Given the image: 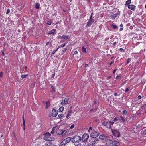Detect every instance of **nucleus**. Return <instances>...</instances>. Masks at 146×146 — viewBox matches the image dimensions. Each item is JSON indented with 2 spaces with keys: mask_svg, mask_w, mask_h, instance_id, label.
<instances>
[{
  "mask_svg": "<svg viewBox=\"0 0 146 146\" xmlns=\"http://www.w3.org/2000/svg\"><path fill=\"white\" fill-rule=\"evenodd\" d=\"M3 74L2 72H0V76L1 77H3Z\"/></svg>",
  "mask_w": 146,
  "mask_h": 146,
  "instance_id": "79ce46f5",
  "label": "nucleus"
},
{
  "mask_svg": "<svg viewBox=\"0 0 146 146\" xmlns=\"http://www.w3.org/2000/svg\"><path fill=\"white\" fill-rule=\"evenodd\" d=\"M67 49V48H65L62 51L63 53H65Z\"/></svg>",
  "mask_w": 146,
  "mask_h": 146,
  "instance_id": "e433bc0d",
  "label": "nucleus"
},
{
  "mask_svg": "<svg viewBox=\"0 0 146 146\" xmlns=\"http://www.w3.org/2000/svg\"><path fill=\"white\" fill-rule=\"evenodd\" d=\"M4 54H4V52H3V55H4Z\"/></svg>",
  "mask_w": 146,
  "mask_h": 146,
  "instance_id": "e2e57ef3",
  "label": "nucleus"
},
{
  "mask_svg": "<svg viewBox=\"0 0 146 146\" xmlns=\"http://www.w3.org/2000/svg\"><path fill=\"white\" fill-rule=\"evenodd\" d=\"M116 71V70H114L113 72V73L114 74L115 73V72Z\"/></svg>",
  "mask_w": 146,
  "mask_h": 146,
  "instance_id": "603ef678",
  "label": "nucleus"
},
{
  "mask_svg": "<svg viewBox=\"0 0 146 146\" xmlns=\"http://www.w3.org/2000/svg\"><path fill=\"white\" fill-rule=\"evenodd\" d=\"M88 66V64H85V66L86 67H87Z\"/></svg>",
  "mask_w": 146,
  "mask_h": 146,
  "instance_id": "13d9d810",
  "label": "nucleus"
},
{
  "mask_svg": "<svg viewBox=\"0 0 146 146\" xmlns=\"http://www.w3.org/2000/svg\"><path fill=\"white\" fill-rule=\"evenodd\" d=\"M67 131L66 130L62 129L59 128L56 131V133L57 134L61 135L62 136H64L66 134Z\"/></svg>",
  "mask_w": 146,
  "mask_h": 146,
  "instance_id": "7ed1b4c3",
  "label": "nucleus"
},
{
  "mask_svg": "<svg viewBox=\"0 0 146 146\" xmlns=\"http://www.w3.org/2000/svg\"><path fill=\"white\" fill-rule=\"evenodd\" d=\"M108 123V121H104L102 123V125L105 126H107Z\"/></svg>",
  "mask_w": 146,
  "mask_h": 146,
  "instance_id": "4be33fe9",
  "label": "nucleus"
},
{
  "mask_svg": "<svg viewBox=\"0 0 146 146\" xmlns=\"http://www.w3.org/2000/svg\"><path fill=\"white\" fill-rule=\"evenodd\" d=\"M64 108L63 106H61L59 109V111L62 112L64 110Z\"/></svg>",
  "mask_w": 146,
  "mask_h": 146,
  "instance_id": "b1692460",
  "label": "nucleus"
},
{
  "mask_svg": "<svg viewBox=\"0 0 146 146\" xmlns=\"http://www.w3.org/2000/svg\"><path fill=\"white\" fill-rule=\"evenodd\" d=\"M141 98V95H139L138 96V98L139 99H140Z\"/></svg>",
  "mask_w": 146,
  "mask_h": 146,
  "instance_id": "c03bdc74",
  "label": "nucleus"
},
{
  "mask_svg": "<svg viewBox=\"0 0 146 146\" xmlns=\"http://www.w3.org/2000/svg\"><path fill=\"white\" fill-rule=\"evenodd\" d=\"M120 118L121 120L123 122H125V119L122 116H120Z\"/></svg>",
  "mask_w": 146,
  "mask_h": 146,
  "instance_id": "7c9ffc66",
  "label": "nucleus"
},
{
  "mask_svg": "<svg viewBox=\"0 0 146 146\" xmlns=\"http://www.w3.org/2000/svg\"><path fill=\"white\" fill-rule=\"evenodd\" d=\"M114 62V61H113V62H111L110 63V65H111Z\"/></svg>",
  "mask_w": 146,
  "mask_h": 146,
  "instance_id": "3c124183",
  "label": "nucleus"
},
{
  "mask_svg": "<svg viewBox=\"0 0 146 146\" xmlns=\"http://www.w3.org/2000/svg\"><path fill=\"white\" fill-rule=\"evenodd\" d=\"M117 93H115L114 94V95L115 96H117Z\"/></svg>",
  "mask_w": 146,
  "mask_h": 146,
  "instance_id": "bf43d9fd",
  "label": "nucleus"
},
{
  "mask_svg": "<svg viewBox=\"0 0 146 146\" xmlns=\"http://www.w3.org/2000/svg\"><path fill=\"white\" fill-rule=\"evenodd\" d=\"M50 42H47L46 43V45H49L50 44Z\"/></svg>",
  "mask_w": 146,
  "mask_h": 146,
  "instance_id": "de8ad7c7",
  "label": "nucleus"
},
{
  "mask_svg": "<svg viewBox=\"0 0 146 146\" xmlns=\"http://www.w3.org/2000/svg\"><path fill=\"white\" fill-rule=\"evenodd\" d=\"M116 44V42H114L113 43V45H115Z\"/></svg>",
  "mask_w": 146,
  "mask_h": 146,
  "instance_id": "4d7b16f0",
  "label": "nucleus"
},
{
  "mask_svg": "<svg viewBox=\"0 0 146 146\" xmlns=\"http://www.w3.org/2000/svg\"><path fill=\"white\" fill-rule=\"evenodd\" d=\"M131 2V0H128L126 2L125 5L128 6V5H130Z\"/></svg>",
  "mask_w": 146,
  "mask_h": 146,
  "instance_id": "5701e85b",
  "label": "nucleus"
},
{
  "mask_svg": "<svg viewBox=\"0 0 146 146\" xmlns=\"http://www.w3.org/2000/svg\"><path fill=\"white\" fill-rule=\"evenodd\" d=\"M94 22V20L92 18V15L90 16V19L89 20L87 23V26L88 27L90 26Z\"/></svg>",
  "mask_w": 146,
  "mask_h": 146,
  "instance_id": "6e6552de",
  "label": "nucleus"
},
{
  "mask_svg": "<svg viewBox=\"0 0 146 146\" xmlns=\"http://www.w3.org/2000/svg\"><path fill=\"white\" fill-rule=\"evenodd\" d=\"M24 117H23V125H24V126H25V121H24Z\"/></svg>",
  "mask_w": 146,
  "mask_h": 146,
  "instance_id": "ea45409f",
  "label": "nucleus"
},
{
  "mask_svg": "<svg viewBox=\"0 0 146 146\" xmlns=\"http://www.w3.org/2000/svg\"><path fill=\"white\" fill-rule=\"evenodd\" d=\"M143 133L144 134H146V130H144V131H143Z\"/></svg>",
  "mask_w": 146,
  "mask_h": 146,
  "instance_id": "8fccbe9b",
  "label": "nucleus"
},
{
  "mask_svg": "<svg viewBox=\"0 0 146 146\" xmlns=\"http://www.w3.org/2000/svg\"><path fill=\"white\" fill-rule=\"evenodd\" d=\"M72 139L71 137H68L63 140L61 143V144L62 145H65L69 142Z\"/></svg>",
  "mask_w": 146,
  "mask_h": 146,
  "instance_id": "20e7f679",
  "label": "nucleus"
},
{
  "mask_svg": "<svg viewBox=\"0 0 146 146\" xmlns=\"http://www.w3.org/2000/svg\"><path fill=\"white\" fill-rule=\"evenodd\" d=\"M89 129H90V130H92V128L91 127H90L89 128Z\"/></svg>",
  "mask_w": 146,
  "mask_h": 146,
  "instance_id": "052dcab7",
  "label": "nucleus"
},
{
  "mask_svg": "<svg viewBox=\"0 0 146 146\" xmlns=\"http://www.w3.org/2000/svg\"><path fill=\"white\" fill-rule=\"evenodd\" d=\"M58 49L59 48H58V47L55 50L53 51L52 52V54H55L56 52L58 50Z\"/></svg>",
  "mask_w": 146,
  "mask_h": 146,
  "instance_id": "c756f323",
  "label": "nucleus"
},
{
  "mask_svg": "<svg viewBox=\"0 0 146 146\" xmlns=\"http://www.w3.org/2000/svg\"><path fill=\"white\" fill-rule=\"evenodd\" d=\"M114 123L113 122L111 121H108V123L109 124H110V125L109 126L107 125V128H111L112 127L111 126V125H113L114 124Z\"/></svg>",
  "mask_w": 146,
  "mask_h": 146,
  "instance_id": "a211bd4d",
  "label": "nucleus"
},
{
  "mask_svg": "<svg viewBox=\"0 0 146 146\" xmlns=\"http://www.w3.org/2000/svg\"><path fill=\"white\" fill-rule=\"evenodd\" d=\"M56 30L55 29H53L52 30L50 31L48 33L49 34H54L56 33Z\"/></svg>",
  "mask_w": 146,
  "mask_h": 146,
  "instance_id": "dca6fc26",
  "label": "nucleus"
},
{
  "mask_svg": "<svg viewBox=\"0 0 146 146\" xmlns=\"http://www.w3.org/2000/svg\"><path fill=\"white\" fill-rule=\"evenodd\" d=\"M145 113H146V111L145 112Z\"/></svg>",
  "mask_w": 146,
  "mask_h": 146,
  "instance_id": "0e129e2a",
  "label": "nucleus"
},
{
  "mask_svg": "<svg viewBox=\"0 0 146 146\" xmlns=\"http://www.w3.org/2000/svg\"><path fill=\"white\" fill-rule=\"evenodd\" d=\"M120 26L121 27H123V24H121V25H120Z\"/></svg>",
  "mask_w": 146,
  "mask_h": 146,
  "instance_id": "5fc2aeb1",
  "label": "nucleus"
},
{
  "mask_svg": "<svg viewBox=\"0 0 146 146\" xmlns=\"http://www.w3.org/2000/svg\"><path fill=\"white\" fill-rule=\"evenodd\" d=\"M40 5L38 3H37L35 5V8L36 9H38L39 8Z\"/></svg>",
  "mask_w": 146,
  "mask_h": 146,
  "instance_id": "c85d7f7f",
  "label": "nucleus"
},
{
  "mask_svg": "<svg viewBox=\"0 0 146 146\" xmlns=\"http://www.w3.org/2000/svg\"><path fill=\"white\" fill-rule=\"evenodd\" d=\"M82 51L83 52L85 53L86 52V50L85 48L83 46L82 48Z\"/></svg>",
  "mask_w": 146,
  "mask_h": 146,
  "instance_id": "a878e982",
  "label": "nucleus"
},
{
  "mask_svg": "<svg viewBox=\"0 0 146 146\" xmlns=\"http://www.w3.org/2000/svg\"><path fill=\"white\" fill-rule=\"evenodd\" d=\"M51 135L48 132L44 134V139L47 141H53L55 140V138L54 137H50Z\"/></svg>",
  "mask_w": 146,
  "mask_h": 146,
  "instance_id": "f257e3e1",
  "label": "nucleus"
},
{
  "mask_svg": "<svg viewBox=\"0 0 146 146\" xmlns=\"http://www.w3.org/2000/svg\"><path fill=\"white\" fill-rule=\"evenodd\" d=\"M120 78V77L119 76H117L116 77V79H118V78Z\"/></svg>",
  "mask_w": 146,
  "mask_h": 146,
  "instance_id": "09e8293b",
  "label": "nucleus"
},
{
  "mask_svg": "<svg viewBox=\"0 0 146 146\" xmlns=\"http://www.w3.org/2000/svg\"><path fill=\"white\" fill-rule=\"evenodd\" d=\"M112 132L114 135L117 137H119L120 136V133L118 130H112Z\"/></svg>",
  "mask_w": 146,
  "mask_h": 146,
  "instance_id": "39448f33",
  "label": "nucleus"
},
{
  "mask_svg": "<svg viewBox=\"0 0 146 146\" xmlns=\"http://www.w3.org/2000/svg\"><path fill=\"white\" fill-rule=\"evenodd\" d=\"M129 90V89H128V88H127L125 90V92H127Z\"/></svg>",
  "mask_w": 146,
  "mask_h": 146,
  "instance_id": "49530a36",
  "label": "nucleus"
},
{
  "mask_svg": "<svg viewBox=\"0 0 146 146\" xmlns=\"http://www.w3.org/2000/svg\"><path fill=\"white\" fill-rule=\"evenodd\" d=\"M58 114V112L55 109L53 108L52 110V115L54 117L57 116Z\"/></svg>",
  "mask_w": 146,
  "mask_h": 146,
  "instance_id": "1a4fd4ad",
  "label": "nucleus"
},
{
  "mask_svg": "<svg viewBox=\"0 0 146 146\" xmlns=\"http://www.w3.org/2000/svg\"><path fill=\"white\" fill-rule=\"evenodd\" d=\"M45 103L46 105L45 107L46 109H47L50 106V102L49 101H48L46 102Z\"/></svg>",
  "mask_w": 146,
  "mask_h": 146,
  "instance_id": "2eb2a0df",
  "label": "nucleus"
},
{
  "mask_svg": "<svg viewBox=\"0 0 146 146\" xmlns=\"http://www.w3.org/2000/svg\"><path fill=\"white\" fill-rule=\"evenodd\" d=\"M128 8L130 9L133 11H134L136 8V6L133 5H128L127 6Z\"/></svg>",
  "mask_w": 146,
  "mask_h": 146,
  "instance_id": "9b49d317",
  "label": "nucleus"
},
{
  "mask_svg": "<svg viewBox=\"0 0 146 146\" xmlns=\"http://www.w3.org/2000/svg\"><path fill=\"white\" fill-rule=\"evenodd\" d=\"M114 146H119V144L116 141H114Z\"/></svg>",
  "mask_w": 146,
  "mask_h": 146,
  "instance_id": "412c9836",
  "label": "nucleus"
},
{
  "mask_svg": "<svg viewBox=\"0 0 146 146\" xmlns=\"http://www.w3.org/2000/svg\"><path fill=\"white\" fill-rule=\"evenodd\" d=\"M118 120V118L117 117H115L114 119H113V121L115 122H116Z\"/></svg>",
  "mask_w": 146,
  "mask_h": 146,
  "instance_id": "c9c22d12",
  "label": "nucleus"
},
{
  "mask_svg": "<svg viewBox=\"0 0 146 146\" xmlns=\"http://www.w3.org/2000/svg\"><path fill=\"white\" fill-rule=\"evenodd\" d=\"M65 45H66V44L65 43H64L62 45H61L59 46L58 47V48H60V47H64L65 46Z\"/></svg>",
  "mask_w": 146,
  "mask_h": 146,
  "instance_id": "bb28decb",
  "label": "nucleus"
},
{
  "mask_svg": "<svg viewBox=\"0 0 146 146\" xmlns=\"http://www.w3.org/2000/svg\"><path fill=\"white\" fill-rule=\"evenodd\" d=\"M68 38V36L67 35H63L61 36H58L57 37L58 39H67Z\"/></svg>",
  "mask_w": 146,
  "mask_h": 146,
  "instance_id": "ddd939ff",
  "label": "nucleus"
},
{
  "mask_svg": "<svg viewBox=\"0 0 146 146\" xmlns=\"http://www.w3.org/2000/svg\"><path fill=\"white\" fill-rule=\"evenodd\" d=\"M131 60V59H130V58H129L127 60V64H128V63H129V62H130Z\"/></svg>",
  "mask_w": 146,
  "mask_h": 146,
  "instance_id": "a19ab883",
  "label": "nucleus"
},
{
  "mask_svg": "<svg viewBox=\"0 0 146 146\" xmlns=\"http://www.w3.org/2000/svg\"><path fill=\"white\" fill-rule=\"evenodd\" d=\"M120 14V11H118L115 13L113 14L112 16V17L114 18L116 17H119Z\"/></svg>",
  "mask_w": 146,
  "mask_h": 146,
  "instance_id": "4468645a",
  "label": "nucleus"
},
{
  "mask_svg": "<svg viewBox=\"0 0 146 146\" xmlns=\"http://www.w3.org/2000/svg\"><path fill=\"white\" fill-rule=\"evenodd\" d=\"M74 127V125H72L70 127V128L71 129L73 128Z\"/></svg>",
  "mask_w": 146,
  "mask_h": 146,
  "instance_id": "58836bf2",
  "label": "nucleus"
},
{
  "mask_svg": "<svg viewBox=\"0 0 146 146\" xmlns=\"http://www.w3.org/2000/svg\"><path fill=\"white\" fill-rule=\"evenodd\" d=\"M123 30V28H121L120 29V31H122Z\"/></svg>",
  "mask_w": 146,
  "mask_h": 146,
  "instance_id": "864d4df0",
  "label": "nucleus"
},
{
  "mask_svg": "<svg viewBox=\"0 0 146 146\" xmlns=\"http://www.w3.org/2000/svg\"><path fill=\"white\" fill-rule=\"evenodd\" d=\"M120 49L121 50V51L123 50V49L122 48H120Z\"/></svg>",
  "mask_w": 146,
  "mask_h": 146,
  "instance_id": "6e6d98bb",
  "label": "nucleus"
},
{
  "mask_svg": "<svg viewBox=\"0 0 146 146\" xmlns=\"http://www.w3.org/2000/svg\"><path fill=\"white\" fill-rule=\"evenodd\" d=\"M51 20H50L49 21H48L47 22V24L48 25H50L51 24Z\"/></svg>",
  "mask_w": 146,
  "mask_h": 146,
  "instance_id": "473e14b6",
  "label": "nucleus"
},
{
  "mask_svg": "<svg viewBox=\"0 0 146 146\" xmlns=\"http://www.w3.org/2000/svg\"><path fill=\"white\" fill-rule=\"evenodd\" d=\"M50 86L51 87L52 90L54 91L55 90V88L52 85H50Z\"/></svg>",
  "mask_w": 146,
  "mask_h": 146,
  "instance_id": "2f4dec72",
  "label": "nucleus"
},
{
  "mask_svg": "<svg viewBox=\"0 0 146 146\" xmlns=\"http://www.w3.org/2000/svg\"><path fill=\"white\" fill-rule=\"evenodd\" d=\"M55 127H54L52 128V131L51 132V134H53L54 133V130H55Z\"/></svg>",
  "mask_w": 146,
  "mask_h": 146,
  "instance_id": "f704fd0d",
  "label": "nucleus"
},
{
  "mask_svg": "<svg viewBox=\"0 0 146 146\" xmlns=\"http://www.w3.org/2000/svg\"><path fill=\"white\" fill-rule=\"evenodd\" d=\"M9 12H10V10L9 9H8L6 12V14L8 13Z\"/></svg>",
  "mask_w": 146,
  "mask_h": 146,
  "instance_id": "a18cd8bd",
  "label": "nucleus"
},
{
  "mask_svg": "<svg viewBox=\"0 0 146 146\" xmlns=\"http://www.w3.org/2000/svg\"><path fill=\"white\" fill-rule=\"evenodd\" d=\"M89 137V135L88 134H84L83 135L81 139L83 141H86L88 138Z\"/></svg>",
  "mask_w": 146,
  "mask_h": 146,
  "instance_id": "423d86ee",
  "label": "nucleus"
},
{
  "mask_svg": "<svg viewBox=\"0 0 146 146\" xmlns=\"http://www.w3.org/2000/svg\"><path fill=\"white\" fill-rule=\"evenodd\" d=\"M69 98H67L62 100L61 102V104L62 105L64 106L67 104L68 102Z\"/></svg>",
  "mask_w": 146,
  "mask_h": 146,
  "instance_id": "0eeeda50",
  "label": "nucleus"
},
{
  "mask_svg": "<svg viewBox=\"0 0 146 146\" xmlns=\"http://www.w3.org/2000/svg\"><path fill=\"white\" fill-rule=\"evenodd\" d=\"M25 69H27V67L26 66H25Z\"/></svg>",
  "mask_w": 146,
  "mask_h": 146,
  "instance_id": "680f3d73",
  "label": "nucleus"
},
{
  "mask_svg": "<svg viewBox=\"0 0 146 146\" xmlns=\"http://www.w3.org/2000/svg\"><path fill=\"white\" fill-rule=\"evenodd\" d=\"M109 143L108 146H114V142H113L112 140H109Z\"/></svg>",
  "mask_w": 146,
  "mask_h": 146,
  "instance_id": "aec40b11",
  "label": "nucleus"
},
{
  "mask_svg": "<svg viewBox=\"0 0 146 146\" xmlns=\"http://www.w3.org/2000/svg\"><path fill=\"white\" fill-rule=\"evenodd\" d=\"M127 113V111L126 110H124L123 111V114L124 115H126Z\"/></svg>",
  "mask_w": 146,
  "mask_h": 146,
  "instance_id": "4c0bfd02",
  "label": "nucleus"
},
{
  "mask_svg": "<svg viewBox=\"0 0 146 146\" xmlns=\"http://www.w3.org/2000/svg\"><path fill=\"white\" fill-rule=\"evenodd\" d=\"M58 116L59 118H61L62 117H63V114H59L58 115Z\"/></svg>",
  "mask_w": 146,
  "mask_h": 146,
  "instance_id": "72a5a7b5",
  "label": "nucleus"
},
{
  "mask_svg": "<svg viewBox=\"0 0 146 146\" xmlns=\"http://www.w3.org/2000/svg\"><path fill=\"white\" fill-rule=\"evenodd\" d=\"M99 138L102 140H104L108 138V137L106 135L102 134L100 136Z\"/></svg>",
  "mask_w": 146,
  "mask_h": 146,
  "instance_id": "f8f14e48",
  "label": "nucleus"
},
{
  "mask_svg": "<svg viewBox=\"0 0 146 146\" xmlns=\"http://www.w3.org/2000/svg\"><path fill=\"white\" fill-rule=\"evenodd\" d=\"M97 141L98 140L96 139L94 141H91L90 143V145L91 146H92L97 143Z\"/></svg>",
  "mask_w": 146,
  "mask_h": 146,
  "instance_id": "6ab92c4d",
  "label": "nucleus"
},
{
  "mask_svg": "<svg viewBox=\"0 0 146 146\" xmlns=\"http://www.w3.org/2000/svg\"><path fill=\"white\" fill-rule=\"evenodd\" d=\"M72 113V111L71 110H70L68 111V112L67 115L66 116V117L67 119L68 118L69 116H71Z\"/></svg>",
  "mask_w": 146,
  "mask_h": 146,
  "instance_id": "f3484780",
  "label": "nucleus"
},
{
  "mask_svg": "<svg viewBox=\"0 0 146 146\" xmlns=\"http://www.w3.org/2000/svg\"><path fill=\"white\" fill-rule=\"evenodd\" d=\"M98 135V133L96 132H93L90 135V137L92 138H95Z\"/></svg>",
  "mask_w": 146,
  "mask_h": 146,
  "instance_id": "9d476101",
  "label": "nucleus"
},
{
  "mask_svg": "<svg viewBox=\"0 0 146 146\" xmlns=\"http://www.w3.org/2000/svg\"><path fill=\"white\" fill-rule=\"evenodd\" d=\"M111 26L114 29H117L118 28V27L117 25L113 24L111 25Z\"/></svg>",
  "mask_w": 146,
  "mask_h": 146,
  "instance_id": "393cba45",
  "label": "nucleus"
},
{
  "mask_svg": "<svg viewBox=\"0 0 146 146\" xmlns=\"http://www.w3.org/2000/svg\"><path fill=\"white\" fill-rule=\"evenodd\" d=\"M82 138L78 136H74L72 139V141L74 143H78L80 142Z\"/></svg>",
  "mask_w": 146,
  "mask_h": 146,
  "instance_id": "f03ea898",
  "label": "nucleus"
},
{
  "mask_svg": "<svg viewBox=\"0 0 146 146\" xmlns=\"http://www.w3.org/2000/svg\"><path fill=\"white\" fill-rule=\"evenodd\" d=\"M78 52L77 51H76L74 52V54L75 55H76L78 54Z\"/></svg>",
  "mask_w": 146,
  "mask_h": 146,
  "instance_id": "37998d69",
  "label": "nucleus"
},
{
  "mask_svg": "<svg viewBox=\"0 0 146 146\" xmlns=\"http://www.w3.org/2000/svg\"><path fill=\"white\" fill-rule=\"evenodd\" d=\"M28 76V74L26 75H22L21 76V77L23 79L25 78L27 76Z\"/></svg>",
  "mask_w": 146,
  "mask_h": 146,
  "instance_id": "cd10ccee",
  "label": "nucleus"
}]
</instances>
